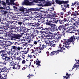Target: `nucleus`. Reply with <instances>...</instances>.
<instances>
[{"label":"nucleus","instance_id":"1","mask_svg":"<svg viewBox=\"0 0 79 79\" xmlns=\"http://www.w3.org/2000/svg\"><path fill=\"white\" fill-rule=\"evenodd\" d=\"M44 20L45 22L44 24L47 26H49L50 27L49 29L50 31L51 32H54L56 29V31L59 30L60 31L62 30L63 28V25H60L58 28H57V26L55 23L53 24V22L52 20H49L48 18H45L44 19Z\"/></svg>","mask_w":79,"mask_h":79},{"label":"nucleus","instance_id":"2","mask_svg":"<svg viewBox=\"0 0 79 79\" xmlns=\"http://www.w3.org/2000/svg\"><path fill=\"white\" fill-rule=\"evenodd\" d=\"M76 38L75 37L74 35H73L68 40L64 39L63 40L64 41V43L65 44V45H63L62 46V44H59V47L60 48L63 50H65V48H67V49H69L71 47L69 46L71 42H75Z\"/></svg>","mask_w":79,"mask_h":79},{"label":"nucleus","instance_id":"3","mask_svg":"<svg viewBox=\"0 0 79 79\" xmlns=\"http://www.w3.org/2000/svg\"><path fill=\"white\" fill-rule=\"evenodd\" d=\"M55 2L57 4L61 5V6L62 8L61 9L63 11L66 12V8H69V5L67 4L69 3V1H60L59 0H56Z\"/></svg>","mask_w":79,"mask_h":79},{"label":"nucleus","instance_id":"4","mask_svg":"<svg viewBox=\"0 0 79 79\" xmlns=\"http://www.w3.org/2000/svg\"><path fill=\"white\" fill-rule=\"evenodd\" d=\"M53 23H56V24H59L60 25H63L64 23L68 21V19L66 18H64L63 20L60 19H58L57 20H52Z\"/></svg>","mask_w":79,"mask_h":79},{"label":"nucleus","instance_id":"5","mask_svg":"<svg viewBox=\"0 0 79 79\" xmlns=\"http://www.w3.org/2000/svg\"><path fill=\"white\" fill-rule=\"evenodd\" d=\"M4 37L8 36L11 38V40H13V39H15V32L14 31H8L7 33H5L4 35Z\"/></svg>","mask_w":79,"mask_h":79},{"label":"nucleus","instance_id":"6","mask_svg":"<svg viewBox=\"0 0 79 79\" xmlns=\"http://www.w3.org/2000/svg\"><path fill=\"white\" fill-rule=\"evenodd\" d=\"M41 8L38 9L37 8H32L30 9H26L23 7V11L24 13H32V11H42L41 10H40Z\"/></svg>","mask_w":79,"mask_h":79},{"label":"nucleus","instance_id":"7","mask_svg":"<svg viewBox=\"0 0 79 79\" xmlns=\"http://www.w3.org/2000/svg\"><path fill=\"white\" fill-rule=\"evenodd\" d=\"M10 20L7 21L5 23V24H7L8 26H13V25H15V21H13V20H15V19H13V17H10Z\"/></svg>","mask_w":79,"mask_h":79},{"label":"nucleus","instance_id":"8","mask_svg":"<svg viewBox=\"0 0 79 79\" xmlns=\"http://www.w3.org/2000/svg\"><path fill=\"white\" fill-rule=\"evenodd\" d=\"M22 32V33H20L21 35L16 34L15 33V38L16 39H19V38L23 36V35H24L25 37L27 36V33H26V32L23 31Z\"/></svg>","mask_w":79,"mask_h":79},{"label":"nucleus","instance_id":"9","mask_svg":"<svg viewBox=\"0 0 79 79\" xmlns=\"http://www.w3.org/2000/svg\"><path fill=\"white\" fill-rule=\"evenodd\" d=\"M73 27V26H71L69 27H68L67 28H63V31L64 33H66L67 34H69V33H70L71 32L70 31H71V27Z\"/></svg>","mask_w":79,"mask_h":79},{"label":"nucleus","instance_id":"10","mask_svg":"<svg viewBox=\"0 0 79 79\" xmlns=\"http://www.w3.org/2000/svg\"><path fill=\"white\" fill-rule=\"evenodd\" d=\"M48 29H49L48 30L44 31V33H45V34L48 35H46V37H53V33H52L51 32H50V28H48Z\"/></svg>","mask_w":79,"mask_h":79},{"label":"nucleus","instance_id":"11","mask_svg":"<svg viewBox=\"0 0 79 79\" xmlns=\"http://www.w3.org/2000/svg\"><path fill=\"white\" fill-rule=\"evenodd\" d=\"M61 50H57L56 51H53L50 54V55L52 56H53V55H55V54L58 55L59 54V52H61Z\"/></svg>","mask_w":79,"mask_h":79},{"label":"nucleus","instance_id":"12","mask_svg":"<svg viewBox=\"0 0 79 79\" xmlns=\"http://www.w3.org/2000/svg\"><path fill=\"white\" fill-rule=\"evenodd\" d=\"M22 5H27V6L32 5H33V2H30L27 0H25L22 2Z\"/></svg>","mask_w":79,"mask_h":79},{"label":"nucleus","instance_id":"13","mask_svg":"<svg viewBox=\"0 0 79 79\" xmlns=\"http://www.w3.org/2000/svg\"><path fill=\"white\" fill-rule=\"evenodd\" d=\"M11 45H19V43L15 41H13L12 42L10 41L9 42H8L7 44H6V45H8V46H11Z\"/></svg>","mask_w":79,"mask_h":79},{"label":"nucleus","instance_id":"14","mask_svg":"<svg viewBox=\"0 0 79 79\" xmlns=\"http://www.w3.org/2000/svg\"><path fill=\"white\" fill-rule=\"evenodd\" d=\"M40 2H38V3H40V4H38V5L39 6H44L45 3L46 1L45 0H39Z\"/></svg>","mask_w":79,"mask_h":79},{"label":"nucleus","instance_id":"15","mask_svg":"<svg viewBox=\"0 0 79 79\" xmlns=\"http://www.w3.org/2000/svg\"><path fill=\"white\" fill-rule=\"evenodd\" d=\"M38 29H41V30L44 31H47L49 30L48 27H38Z\"/></svg>","mask_w":79,"mask_h":79},{"label":"nucleus","instance_id":"16","mask_svg":"<svg viewBox=\"0 0 79 79\" xmlns=\"http://www.w3.org/2000/svg\"><path fill=\"white\" fill-rule=\"evenodd\" d=\"M3 60H4V59L5 60V61L6 63H8L9 60H11V59L12 58V57L11 56H8L7 57H6V58L3 57Z\"/></svg>","mask_w":79,"mask_h":79},{"label":"nucleus","instance_id":"17","mask_svg":"<svg viewBox=\"0 0 79 79\" xmlns=\"http://www.w3.org/2000/svg\"><path fill=\"white\" fill-rule=\"evenodd\" d=\"M79 14L78 13V11H72L71 14V16H78Z\"/></svg>","mask_w":79,"mask_h":79},{"label":"nucleus","instance_id":"18","mask_svg":"<svg viewBox=\"0 0 79 79\" xmlns=\"http://www.w3.org/2000/svg\"><path fill=\"white\" fill-rule=\"evenodd\" d=\"M51 5H52V3H50V1H48V2H47V1H46V2H45V4L44 5V6H51Z\"/></svg>","mask_w":79,"mask_h":79},{"label":"nucleus","instance_id":"19","mask_svg":"<svg viewBox=\"0 0 79 79\" xmlns=\"http://www.w3.org/2000/svg\"><path fill=\"white\" fill-rule=\"evenodd\" d=\"M17 45H12V48L10 49V50L12 51V50H14V51L17 50Z\"/></svg>","mask_w":79,"mask_h":79},{"label":"nucleus","instance_id":"20","mask_svg":"<svg viewBox=\"0 0 79 79\" xmlns=\"http://www.w3.org/2000/svg\"><path fill=\"white\" fill-rule=\"evenodd\" d=\"M1 13L2 15H4L5 16L6 15H7V13H8V11H7L5 9H4V10H1Z\"/></svg>","mask_w":79,"mask_h":79},{"label":"nucleus","instance_id":"21","mask_svg":"<svg viewBox=\"0 0 79 79\" xmlns=\"http://www.w3.org/2000/svg\"><path fill=\"white\" fill-rule=\"evenodd\" d=\"M34 27H35L36 28L39 29V27H40V23L39 24L38 23H36L35 22L34 23Z\"/></svg>","mask_w":79,"mask_h":79},{"label":"nucleus","instance_id":"22","mask_svg":"<svg viewBox=\"0 0 79 79\" xmlns=\"http://www.w3.org/2000/svg\"><path fill=\"white\" fill-rule=\"evenodd\" d=\"M39 45L40 46H39L38 47L39 48H40L41 50L44 51V50L43 49H44L45 48V46L44 45V44L41 45V44H39Z\"/></svg>","mask_w":79,"mask_h":79},{"label":"nucleus","instance_id":"23","mask_svg":"<svg viewBox=\"0 0 79 79\" xmlns=\"http://www.w3.org/2000/svg\"><path fill=\"white\" fill-rule=\"evenodd\" d=\"M38 60V59L36 60V65H37V67L39 68V66H41V65L40 64V61H39V60H38V61H37Z\"/></svg>","mask_w":79,"mask_h":79},{"label":"nucleus","instance_id":"24","mask_svg":"<svg viewBox=\"0 0 79 79\" xmlns=\"http://www.w3.org/2000/svg\"><path fill=\"white\" fill-rule=\"evenodd\" d=\"M77 19H75L73 18H71L69 20V22H70V23H72L73 24V23H74V22L77 21Z\"/></svg>","mask_w":79,"mask_h":79},{"label":"nucleus","instance_id":"25","mask_svg":"<svg viewBox=\"0 0 79 79\" xmlns=\"http://www.w3.org/2000/svg\"><path fill=\"white\" fill-rule=\"evenodd\" d=\"M52 43V45H51L52 47H55V45H56V40H53Z\"/></svg>","mask_w":79,"mask_h":79},{"label":"nucleus","instance_id":"26","mask_svg":"<svg viewBox=\"0 0 79 79\" xmlns=\"http://www.w3.org/2000/svg\"><path fill=\"white\" fill-rule=\"evenodd\" d=\"M36 50H37L38 53H42V51H43V50L41 49L40 48L38 47H37L36 48Z\"/></svg>","mask_w":79,"mask_h":79},{"label":"nucleus","instance_id":"27","mask_svg":"<svg viewBox=\"0 0 79 79\" xmlns=\"http://www.w3.org/2000/svg\"><path fill=\"white\" fill-rule=\"evenodd\" d=\"M10 65L13 69H15V64L12 62H10Z\"/></svg>","mask_w":79,"mask_h":79},{"label":"nucleus","instance_id":"28","mask_svg":"<svg viewBox=\"0 0 79 79\" xmlns=\"http://www.w3.org/2000/svg\"><path fill=\"white\" fill-rule=\"evenodd\" d=\"M5 53V50L3 49L0 46V53Z\"/></svg>","mask_w":79,"mask_h":79},{"label":"nucleus","instance_id":"29","mask_svg":"<svg viewBox=\"0 0 79 79\" xmlns=\"http://www.w3.org/2000/svg\"><path fill=\"white\" fill-rule=\"evenodd\" d=\"M77 31V30H76L74 29H73L72 28H71V30L70 31V33H75V32H76Z\"/></svg>","mask_w":79,"mask_h":79},{"label":"nucleus","instance_id":"30","mask_svg":"<svg viewBox=\"0 0 79 79\" xmlns=\"http://www.w3.org/2000/svg\"><path fill=\"white\" fill-rule=\"evenodd\" d=\"M5 68L4 67H1L0 68V71H1V72H5Z\"/></svg>","mask_w":79,"mask_h":79},{"label":"nucleus","instance_id":"31","mask_svg":"<svg viewBox=\"0 0 79 79\" xmlns=\"http://www.w3.org/2000/svg\"><path fill=\"white\" fill-rule=\"evenodd\" d=\"M52 43L49 41V42H47L46 43V46H50L51 47H52Z\"/></svg>","mask_w":79,"mask_h":79},{"label":"nucleus","instance_id":"32","mask_svg":"<svg viewBox=\"0 0 79 79\" xmlns=\"http://www.w3.org/2000/svg\"><path fill=\"white\" fill-rule=\"evenodd\" d=\"M72 10H70L68 12H67L66 14V16H69V15H71V14L72 13Z\"/></svg>","mask_w":79,"mask_h":79},{"label":"nucleus","instance_id":"33","mask_svg":"<svg viewBox=\"0 0 79 79\" xmlns=\"http://www.w3.org/2000/svg\"><path fill=\"white\" fill-rule=\"evenodd\" d=\"M2 19V21L4 22V23H5V22L7 23V18L6 17H4Z\"/></svg>","mask_w":79,"mask_h":79},{"label":"nucleus","instance_id":"34","mask_svg":"<svg viewBox=\"0 0 79 79\" xmlns=\"http://www.w3.org/2000/svg\"><path fill=\"white\" fill-rule=\"evenodd\" d=\"M34 34H35V35H38L40 32H39V31H38L37 30H34Z\"/></svg>","mask_w":79,"mask_h":79},{"label":"nucleus","instance_id":"35","mask_svg":"<svg viewBox=\"0 0 79 79\" xmlns=\"http://www.w3.org/2000/svg\"><path fill=\"white\" fill-rule=\"evenodd\" d=\"M29 29H28V28H26V27H24L23 28V31H25V32H29Z\"/></svg>","mask_w":79,"mask_h":79},{"label":"nucleus","instance_id":"36","mask_svg":"<svg viewBox=\"0 0 79 79\" xmlns=\"http://www.w3.org/2000/svg\"><path fill=\"white\" fill-rule=\"evenodd\" d=\"M23 22L19 21L17 23V24L18 25H19V26H21L22 24H23Z\"/></svg>","mask_w":79,"mask_h":79},{"label":"nucleus","instance_id":"37","mask_svg":"<svg viewBox=\"0 0 79 79\" xmlns=\"http://www.w3.org/2000/svg\"><path fill=\"white\" fill-rule=\"evenodd\" d=\"M64 14V12H61L60 15V17L61 18H63V16L64 15L63 14Z\"/></svg>","mask_w":79,"mask_h":79},{"label":"nucleus","instance_id":"38","mask_svg":"<svg viewBox=\"0 0 79 79\" xmlns=\"http://www.w3.org/2000/svg\"><path fill=\"white\" fill-rule=\"evenodd\" d=\"M0 45L1 46H4L5 45V44H4V42L3 41H0Z\"/></svg>","mask_w":79,"mask_h":79},{"label":"nucleus","instance_id":"39","mask_svg":"<svg viewBox=\"0 0 79 79\" xmlns=\"http://www.w3.org/2000/svg\"><path fill=\"white\" fill-rule=\"evenodd\" d=\"M4 65H6V62L5 61L1 62V67H4Z\"/></svg>","mask_w":79,"mask_h":79},{"label":"nucleus","instance_id":"40","mask_svg":"<svg viewBox=\"0 0 79 79\" xmlns=\"http://www.w3.org/2000/svg\"><path fill=\"white\" fill-rule=\"evenodd\" d=\"M4 73H3L2 75H1V79H7L6 77H4Z\"/></svg>","mask_w":79,"mask_h":79},{"label":"nucleus","instance_id":"41","mask_svg":"<svg viewBox=\"0 0 79 79\" xmlns=\"http://www.w3.org/2000/svg\"><path fill=\"white\" fill-rule=\"evenodd\" d=\"M11 27H10V26H8V28H7V31H9V32H11V31H13V30H11Z\"/></svg>","mask_w":79,"mask_h":79},{"label":"nucleus","instance_id":"42","mask_svg":"<svg viewBox=\"0 0 79 79\" xmlns=\"http://www.w3.org/2000/svg\"><path fill=\"white\" fill-rule=\"evenodd\" d=\"M21 66L20 65H17V66H15V69H20V67Z\"/></svg>","mask_w":79,"mask_h":79},{"label":"nucleus","instance_id":"43","mask_svg":"<svg viewBox=\"0 0 79 79\" xmlns=\"http://www.w3.org/2000/svg\"><path fill=\"white\" fill-rule=\"evenodd\" d=\"M64 27L63 28H67L66 27H69V24L66 23V24H64Z\"/></svg>","mask_w":79,"mask_h":79},{"label":"nucleus","instance_id":"44","mask_svg":"<svg viewBox=\"0 0 79 79\" xmlns=\"http://www.w3.org/2000/svg\"><path fill=\"white\" fill-rule=\"evenodd\" d=\"M77 5H78L77 1L75 2L74 3H72V6H76Z\"/></svg>","mask_w":79,"mask_h":79},{"label":"nucleus","instance_id":"45","mask_svg":"<svg viewBox=\"0 0 79 79\" xmlns=\"http://www.w3.org/2000/svg\"><path fill=\"white\" fill-rule=\"evenodd\" d=\"M28 65H24V67H23V69L22 68V69H23V70H24V69H26V68H27L28 67Z\"/></svg>","mask_w":79,"mask_h":79},{"label":"nucleus","instance_id":"46","mask_svg":"<svg viewBox=\"0 0 79 79\" xmlns=\"http://www.w3.org/2000/svg\"><path fill=\"white\" fill-rule=\"evenodd\" d=\"M24 27H24H20V29L21 30V32H23Z\"/></svg>","mask_w":79,"mask_h":79},{"label":"nucleus","instance_id":"47","mask_svg":"<svg viewBox=\"0 0 79 79\" xmlns=\"http://www.w3.org/2000/svg\"><path fill=\"white\" fill-rule=\"evenodd\" d=\"M11 26V30L12 29H15V25H10Z\"/></svg>","mask_w":79,"mask_h":79},{"label":"nucleus","instance_id":"48","mask_svg":"<svg viewBox=\"0 0 79 79\" xmlns=\"http://www.w3.org/2000/svg\"><path fill=\"white\" fill-rule=\"evenodd\" d=\"M46 11L47 13H48L49 14H50V13H52V12L51 11V10H50L49 9H48L47 10H46Z\"/></svg>","mask_w":79,"mask_h":79},{"label":"nucleus","instance_id":"49","mask_svg":"<svg viewBox=\"0 0 79 79\" xmlns=\"http://www.w3.org/2000/svg\"><path fill=\"white\" fill-rule=\"evenodd\" d=\"M19 57H17L16 59V60H17L18 61H19L18 63H19L20 61H21V59L19 58Z\"/></svg>","mask_w":79,"mask_h":79},{"label":"nucleus","instance_id":"50","mask_svg":"<svg viewBox=\"0 0 79 79\" xmlns=\"http://www.w3.org/2000/svg\"><path fill=\"white\" fill-rule=\"evenodd\" d=\"M9 72V70L8 69H5L4 73L5 74H8Z\"/></svg>","mask_w":79,"mask_h":79},{"label":"nucleus","instance_id":"51","mask_svg":"<svg viewBox=\"0 0 79 79\" xmlns=\"http://www.w3.org/2000/svg\"><path fill=\"white\" fill-rule=\"evenodd\" d=\"M2 57L3 58H4V57L6 58L8 57V56H7V54H4L3 55Z\"/></svg>","mask_w":79,"mask_h":79},{"label":"nucleus","instance_id":"52","mask_svg":"<svg viewBox=\"0 0 79 79\" xmlns=\"http://www.w3.org/2000/svg\"><path fill=\"white\" fill-rule=\"evenodd\" d=\"M19 10V11H24V7H21L20 9Z\"/></svg>","mask_w":79,"mask_h":79},{"label":"nucleus","instance_id":"53","mask_svg":"<svg viewBox=\"0 0 79 79\" xmlns=\"http://www.w3.org/2000/svg\"><path fill=\"white\" fill-rule=\"evenodd\" d=\"M8 26L6 25V26H4V29L5 30H7L8 29Z\"/></svg>","mask_w":79,"mask_h":79},{"label":"nucleus","instance_id":"54","mask_svg":"<svg viewBox=\"0 0 79 79\" xmlns=\"http://www.w3.org/2000/svg\"><path fill=\"white\" fill-rule=\"evenodd\" d=\"M76 64H77V63H76L75 64H74V65L73 66V68L72 69V71H73V69H74V68H76V66H77V65H76Z\"/></svg>","mask_w":79,"mask_h":79},{"label":"nucleus","instance_id":"55","mask_svg":"<svg viewBox=\"0 0 79 79\" xmlns=\"http://www.w3.org/2000/svg\"><path fill=\"white\" fill-rule=\"evenodd\" d=\"M27 42L28 43H30V42H31V41H32V40L29 39V37H28V38H27Z\"/></svg>","mask_w":79,"mask_h":79},{"label":"nucleus","instance_id":"56","mask_svg":"<svg viewBox=\"0 0 79 79\" xmlns=\"http://www.w3.org/2000/svg\"><path fill=\"white\" fill-rule=\"evenodd\" d=\"M39 41H34L33 42V44H35V45H37V43H39Z\"/></svg>","mask_w":79,"mask_h":79},{"label":"nucleus","instance_id":"57","mask_svg":"<svg viewBox=\"0 0 79 79\" xmlns=\"http://www.w3.org/2000/svg\"><path fill=\"white\" fill-rule=\"evenodd\" d=\"M31 13H31L30 12V13H31V15H32V14H34H34H35L36 15H38V14H39V13H38V12H34L32 13L31 11Z\"/></svg>","mask_w":79,"mask_h":79},{"label":"nucleus","instance_id":"58","mask_svg":"<svg viewBox=\"0 0 79 79\" xmlns=\"http://www.w3.org/2000/svg\"><path fill=\"white\" fill-rule=\"evenodd\" d=\"M3 42H4V45H6V44H7L8 43V42L6 41H3Z\"/></svg>","mask_w":79,"mask_h":79},{"label":"nucleus","instance_id":"59","mask_svg":"<svg viewBox=\"0 0 79 79\" xmlns=\"http://www.w3.org/2000/svg\"><path fill=\"white\" fill-rule=\"evenodd\" d=\"M31 77H32V76H34V75H33L32 74H31H31H29V75H28V76H27V77H29V78H31Z\"/></svg>","mask_w":79,"mask_h":79},{"label":"nucleus","instance_id":"60","mask_svg":"<svg viewBox=\"0 0 79 79\" xmlns=\"http://www.w3.org/2000/svg\"><path fill=\"white\" fill-rule=\"evenodd\" d=\"M65 34H66V33H64V32L63 31V32H62L61 33V35L62 36H64V35H65Z\"/></svg>","mask_w":79,"mask_h":79},{"label":"nucleus","instance_id":"61","mask_svg":"<svg viewBox=\"0 0 79 79\" xmlns=\"http://www.w3.org/2000/svg\"><path fill=\"white\" fill-rule=\"evenodd\" d=\"M17 50H21V47L17 46Z\"/></svg>","mask_w":79,"mask_h":79},{"label":"nucleus","instance_id":"62","mask_svg":"<svg viewBox=\"0 0 79 79\" xmlns=\"http://www.w3.org/2000/svg\"><path fill=\"white\" fill-rule=\"evenodd\" d=\"M0 29H4V26L0 25Z\"/></svg>","mask_w":79,"mask_h":79},{"label":"nucleus","instance_id":"63","mask_svg":"<svg viewBox=\"0 0 79 79\" xmlns=\"http://www.w3.org/2000/svg\"><path fill=\"white\" fill-rule=\"evenodd\" d=\"M50 2H51V3L52 4H55V1L54 0H52V1H50Z\"/></svg>","mask_w":79,"mask_h":79},{"label":"nucleus","instance_id":"64","mask_svg":"<svg viewBox=\"0 0 79 79\" xmlns=\"http://www.w3.org/2000/svg\"><path fill=\"white\" fill-rule=\"evenodd\" d=\"M75 59V61H76L77 62V64H79V60H76Z\"/></svg>","mask_w":79,"mask_h":79}]
</instances>
